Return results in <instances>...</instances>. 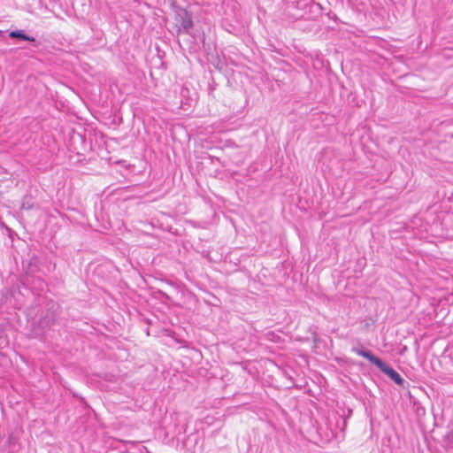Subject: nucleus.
I'll return each instance as SVG.
<instances>
[{
	"mask_svg": "<svg viewBox=\"0 0 453 453\" xmlns=\"http://www.w3.org/2000/svg\"><path fill=\"white\" fill-rule=\"evenodd\" d=\"M383 373L388 375L396 385L404 388L405 380L403 378L395 371L390 365L382 362V365H380L378 367Z\"/></svg>",
	"mask_w": 453,
	"mask_h": 453,
	"instance_id": "obj_2",
	"label": "nucleus"
},
{
	"mask_svg": "<svg viewBox=\"0 0 453 453\" xmlns=\"http://www.w3.org/2000/svg\"><path fill=\"white\" fill-rule=\"evenodd\" d=\"M39 285H38V288H41V289H43V286L45 285L44 281L39 280Z\"/></svg>",
	"mask_w": 453,
	"mask_h": 453,
	"instance_id": "obj_6",
	"label": "nucleus"
},
{
	"mask_svg": "<svg viewBox=\"0 0 453 453\" xmlns=\"http://www.w3.org/2000/svg\"><path fill=\"white\" fill-rule=\"evenodd\" d=\"M352 351L357 353V355H359L361 357H365L372 365H376L377 367H379L380 365H382L383 361L380 358H379L378 357H376L375 355H373L372 352L370 351L369 349H364L363 347H361V348L354 347L352 349Z\"/></svg>",
	"mask_w": 453,
	"mask_h": 453,
	"instance_id": "obj_4",
	"label": "nucleus"
},
{
	"mask_svg": "<svg viewBox=\"0 0 453 453\" xmlns=\"http://www.w3.org/2000/svg\"><path fill=\"white\" fill-rule=\"evenodd\" d=\"M9 37L12 39H19L30 42H35V38L27 35L23 30H13L9 32Z\"/></svg>",
	"mask_w": 453,
	"mask_h": 453,
	"instance_id": "obj_5",
	"label": "nucleus"
},
{
	"mask_svg": "<svg viewBox=\"0 0 453 453\" xmlns=\"http://www.w3.org/2000/svg\"><path fill=\"white\" fill-rule=\"evenodd\" d=\"M58 309L59 306L54 303L47 304L45 312L42 315L38 321V327L42 332L50 329L51 326L55 325L58 317Z\"/></svg>",
	"mask_w": 453,
	"mask_h": 453,
	"instance_id": "obj_1",
	"label": "nucleus"
},
{
	"mask_svg": "<svg viewBox=\"0 0 453 453\" xmlns=\"http://www.w3.org/2000/svg\"><path fill=\"white\" fill-rule=\"evenodd\" d=\"M177 21L186 33L193 27L192 15L185 9H180L177 12Z\"/></svg>",
	"mask_w": 453,
	"mask_h": 453,
	"instance_id": "obj_3",
	"label": "nucleus"
}]
</instances>
